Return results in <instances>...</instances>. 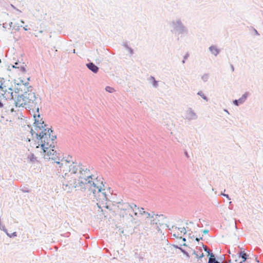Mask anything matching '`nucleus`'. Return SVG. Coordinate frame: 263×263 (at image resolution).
Instances as JSON below:
<instances>
[{
  "mask_svg": "<svg viewBox=\"0 0 263 263\" xmlns=\"http://www.w3.org/2000/svg\"><path fill=\"white\" fill-rule=\"evenodd\" d=\"M214 263H219V262L218 261V262H215Z\"/></svg>",
  "mask_w": 263,
  "mask_h": 263,
  "instance_id": "20",
  "label": "nucleus"
},
{
  "mask_svg": "<svg viewBox=\"0 0 263 263\" xmlns=\"http://www.w3.org/2000/svg\"><path fill=\"white\" fill-rule=\"evenodd\" d=\"M240 254H241V256L242 258L243 259V262L245 261L247 259L246 254L245 252H241Z\"/></svg>",
  "mask_w": 263,
  "mask_h": 263,
  "instance_id": "14",
  "label": "nucleus"
},
{
  "mask_svg": "<svg viewBox=\"0 0 263 263\" xmlns=\"http://www.w3.org/2000/svg\"><path fill=\"white\" fill-rule=\"evenodd\" d=\"M145 212L143 208L139 209L136 205L133 204H132V211H131V217L138 216L142 215Z\"/></svg>",
  "mask_w": 263,
  "mask_h": 263,
  "instance_id": "6",
  "label": "nucleus"
},
{
  "mask_svg": "<svg viewBox=\"0 0 263 263\" xmlns=\"http://www.w3.org/2000/svg\"><path fill=\"white\" fill-rule=\"evenodd\" d=\"M208 230H204V232L205 233H208Z\"/></svg>",
  "mask_w": 263,
  "mask_h": 263,
  "instance_id": "17",
  "label": "nucleus"
},
{
  "mask_svg": "<svg viewBox=\"0 0 263 263\" xmlns=\"http://www.w3.org/2000/svg\"><path fill=\"white\" fill-rule=\"evenodd\" d=\"M13 99L16 98L15 101V105L18 107H24L29 109L36 108V96L32 89H29L24 84H17L15 85L14 92H13Z\"/></svg>",
  "mask_w": 263,
  "mask_h": 263,
  "instance_id": "2",
  "label": "nucleus"
},
{
  "mask_svg": "<svg viewBox=\"0 0 263 263\" xmlns=\"http://www.w3.org/2000/svg\"><path fill=\"white\" fill-rule=\"evenodd\" d=\"M186 118L188 120H193L196 118V114L191 109L187 111L186 114Z\"/></svg>",
  "mask_w": 263,
  "mask_h": 263,
  "instance_id": "8",
  "label": "nucleus"
},
{
  "mask_svg": "<svg viewBox=\"0 0 263 263\" xmlns=\"http://www.w3.org/2000/svg\"><path fill=\"white\" fill-rule=\"evenodd\" d=\"M0 88L3 90V91L4 92V93L3 94L4 96H5V97L7 98H13V91H12L11 88H9L8 90L7 89H5L4 87L2 86V83L1 81H0Z\"/></svg>",
  "mask_w": 263,
  "mask_h": 263,
  "instance_id": "7",
  "label": "nucleus"
},
{
  "mask_svg": "<svg viewBox=\"0 0 263 263\" xmlns=\"http://www.w3.org/2000/svg\"><path fill=\"white\" fill-rule=\"evenodd\" d=\"M215 262H218L215 258L214 255L212 253L210 255V257L209 259L208 263H214Z\"/></svg>",
  "mask_w": 263,
  "mask_h": 263,
  "instance_id": "12",
  "label": "nucleus"
},
{
  "mask_svg": "<svg viewBox=\"0 0 263 263\" xmlns=\"http://www.w3.org/2000/svg\"><path fill=\"white\" fill-rule=\"evenodd\" d=\"M34 118L35 120L34 127L36 132H39L41 130V129L45 128L46 125L39 115H37V116L34 115Z\"/></svg>",
  "mask_w": 263,
  "mask_h": 263,
  "instance_id": "5",
  "label": "nucleus"
},
{
  "mask_svg": "<svg viewBox=\"0 0 263 263\" xmlns=\"http://www.w3.org/2000/svg\"><path fill=\"white\" fill-rule=\"evenodd\" d=\"M224 196H226V197L229 198V196L228 195H224Z\"/></svg>",
  "mask_w": 263,
  "mask_h": 263,
  "instance_id": "18",
  "label": "nucleus"
},
{
  "mask_svg": "<svg viewBox=\"0 0 263 263\" xmlns=\"http://www.w3.org/2000/svg\"><path fill=\"white\" fill-rule=\"evenodd\" d=\"M117 214L120 217L128 218L131 217L132 205L127 202L118 203Z\"/></svg>",
  "mask_w": 263,
  "mask_h": 263,
  "instance_id": "4",
  "label": "nucleus"
},
{
  "mask_svg": "<svg viewBox=\"0 0 263 263\" xmlns=\"http://www.w3.org/2000/svg\"><path fill=\"white\" fill-rule=\"evenodd\" d=\"M200 239H202V237H200V238H196V240L197 241H199Z\"/></svg>",
  "mask_w": 263,
  "mask_h": 263,
  "instance_id": "16",
  "label": "nucleus"
},
{
  "mask_svg": "<svg viewBox=\"0 0 263 263\" xmlns=\"http://www.w3.org/2000/svg\"><path fill=\"white\" fill-rule=\"evenodd\" d=\"M198 94L199 95L201 96V97H202L204 99H206V98H205V97L204 96V95H203V92H201H201H199L198 93Z\"/></svg>",
  "mask_w": 263,
  "mask_h": 263,
  "instance_id": "15",
  "label": "nucleus"
},
{
  "mask_svg": "<svg viewBox=\"0 0 263 263\" xmlns=\"http://www.w3.org/2000/svg\"><path fill=\"white\" fill-rule=\"evenodd\" d=\"M106 90L108 91L109 92H113L115 91V89L111 87H109V86H107L105 88Z\"/></svg>",
  "mask_w": 263,
  "mask_h": 263,
  "instance_id": "13",
  "label": "nucleus"
},
{
  "mask_svg": "<svg viewBox=\"0 0 263 263\" xmlns=\"http://www.w3.org/2000/svg\"><path fill=\"white\" fill-rule=\"evenodd\" d=\"M52 132V130L48 128H45L40 132H36L35 135L38 145H37L35 143H31V146L32 147L35 146L36 148H39V146L41 145L42 149L47 148L53 146L54 144L53 141L56 137L51 135Z\"/></svg>",
  "mask_w": 263,
  "mask_h": 263,
  "instance_id": "3",
  "label": "nucleus"
},
{
  "mask_svg": "<svg viewBox=\"0 0 263 263\" xmlns=\"http://www.w3.org/2000/svg\"><path fill=\"white\" fill-rule=\"evenodd\" d=\"M246 97L243 96L241 98L239 99V100H236L234 101V103L236 105H238L239 104L242 103L244 102V101L246 100Z\"/></svg>",
  "mask_w": 263,
  "mask_h": 263,
  "instance_id": "10",
  "label": "nucleus"
},
{
  "mask_svg": "<svg viewBox=\"0 0 263 263\" xmlns=\"http://www.w3.org/2000/svg\"><path fill=\"white\" fill-rule=\"evenodd\" d=\"M54 145L42 149L45 159H51L60 165V171L63 174V185L65 189H74L76 191L88 190L92 194L100 208H108L107 195L103 181L95 175L90 170L77 163L66 160L57 161L58 154L54 151Z\"/></svg>",
  "mask_w": 263,
  "mask_h": 263,
  "instance_id": "1",
  "label": "nucleus"
},
{
  "mask_svg": "<svg viewBox=\"0 0 263 263\" xmlns=\"http://www.w3.org/2000/svg\"><path fill=\"white\" fill-rule=\"evenodd\" d=\"M87 67L93 72H97L98 70V67L92 63L87 64Z\"/></svg>",
  "mask_w": 263,
  "mask_h": 263,
  "instance_id": "9",
  "label": "nucleus"
},
{
  "mask_svg": "<svg viewBox=\"0 0 263 263\" xmlns=\"http://www.w3.org/2000/svg\"><path fill=\"white\" fill-rule=\"evenodd\" d=\"M232 71H234V68L233 66H232Z\"/></svg>",
  "mask_w": 263,
  "mask_h": 263,
  "instance_id": "19",
  "label": "nucleus"
},
{
  "mask_svg": "<svg viewBox=\"0 0 263 263\" xmlns=\"http://www.w3.org/2000/svg\"><path fill=\"white\" fill-rule=\"evenodd\" d=\"M210 50L211 51V52L213 54H214L215 55H216L218 53H219V51L217 49V48L215 47V46H211L210 48Z\"/></svg>",
  "mask_w": 263,
  "mask_h": 263,
  "instance_id": "11",
  "label": "nucleus"
}]
</instances>
